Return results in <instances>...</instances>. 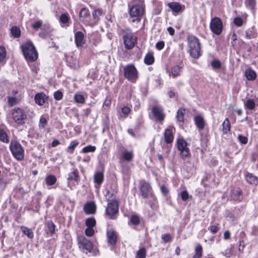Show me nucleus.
<instances>
[{
    "mask_svg": "<svg viewBox=\"0 0 258 258\" xmlns=\"http://www.w3.org/2000/svg\"><path fill=\"white\" fill-rule=\"evenodd\" d=\"M23 55L29 62H34L38 58L37 51L32 42H27L21 45Z\"/></svg>",
    "mask_w": 258,
    "mask_h": 258,
    "instance_id": "f257e3e1",
    "label": "nucleus"
},
{
    "mask_svg": "<svg viewBox=\"0 0 258 258\" xmlns=\"http://www.w3.org/2000/svg\"><path fill=\"white\" fill-rule=\"evenodd\" d=\"M188 52L190 56L198 58L201 56V46L199 40L196 37L190 35L187 37Z\"/></svg>",
    "mask_w": 258,
    "mask_h": 258,
    "instance_id": "f03ea898",
    "label": "nucleus"
},
{
    "mask_svg": "<svg viewBox=\"0 0 258 258\" xmlns=\"http://www.w3.org/2000/svg\"><path fill=\"white\" fill-rule=\"evenodd\" d=\"M140 2L139 5H135L130 9V20L132 22H139L144 13V8L142 4L143 0H140Z\"/></svg>",
    "mask_w": 258,
    "mask_h": 258,
    "instance_id": "7ed1b4c3",
    "label": "nucleus"
},
{
    "mask_svg": "<svg viewBox=\"0 0 258 258\" xmlns=\"http://www.w3.org/2000/svg\"><path fill=\"white\" fill-rule=\"evenodd\" d=\"M10 150L13 156L18 160H22L24 157V150L18 141H13L10 145Z\"/></svg>",
    "mask_w": 258,
    "mask_h": 258,
    "instance_id": "20e7f679",
    "label": "nucleus"
},
{
    "mask_svg": "<svg viewBox=\"0 0 258 258\" xmlns=\"http://www.w3.org/2000/svg\"><path fill=\"white\" fill-rule=\"evenodd\" d=\"M12 115L15 122L18 125H23L25 123L27 114L25 110L19 107H15L12 110Z\"/></svg>",
    "mask_w": 258,
    "mask_h": 258,
    "instance_id": "39448f33",
    "label": "nucleus"
},
{
    "mask_svg": "<svg viewBox=\"0 0 258 258\" xmlns=\"http://www.w3.org/2000/svg\"><path fill=\"white\" fill-rule=\"evenodd\" d=\"M123 39L125 47L127 49H132L137 43V38L134 36L131 30L126 29L122 31Z\"/></svg>",
    "mask_w": 258,
    "mask_h": 258,
    "instance_id": "423d86ee",
    "label": "nucleus"
},
{
    "mask_svg": "<svg viewBox=\"0 0 258 258\" xmlns=\"http://www.w3.org/2000/svg\"><path fill=\"white\" fill-rule=\"evenodd\" d=\"M124 76L128 81L134 82L138 78V71L133 64H129L123 68Z\"/></svg>",
    "mask_w": 258,
    "mask_h": 258,
    "instance_id": "0eeeda50",
    "label": "nucleus"
},
{
    "mask_svg": "<svg viewBox=\"0 0 258 258\" xmlns=\"http://www.w3.org/2000/svg\"><path fill=\"white\" fill-rule=\"evenodd\" d=\"M210 28L213 33L217 35H220L223 30V24L221 19L218 17L212 19Z\"/></svg>",
    "mask_w": 258,
    "mask_h": 258,
    "instance_id": "6e6552de",
    "label": "nucleus"
},
{
    "mask_svg": "<svg viewBox=\"0 0 258 258\" xmlns=\"http://www.w3.org/2000/svg\"><path fill=\"white\" fill-rule=\"evenodd\" d=\"M118 212V202L114 200L110 201L108 203L106 209V214L110 219H114V217Z\"/></svg>",
    "mask_w": 258,
    "mask_h": 258,
    "instance_id": "1a4fd4ad",
    "label": "nucleus"
},
{
    "mask_svg": "<svg viewBox=\"0 0 258 258\" xmlns=\"http://www.w3.org/2000/svg\"><path fill=\"white\" fill-rule=\"evenodd\" d=\"M79 247L88 252H91L93 249V244L91 241L84 236H78L77 237Z\"/></svg>",
    "mask_w": 258,
    "mask_h": 258,
    "instance_id": "9d476101",
    "label": "nucleus"
},
{
    "mask_svg": "<svg viewBox=\"0 0 258 258\" xmlns=\"http://www.w3.org/2000/svg\"><path fill=\"white\" fill-rule=\"evenodd\" d=\"M48 97L43 92L37 93L35 95L34 99L35 103L40 106L43 105L47 100Z\"/></svg>",
    "mask_w": 258,
    "mask_h": 258,
    "instance_id": "9b49d317",
    "label": "nucleus"
},
{
    "mask_svg": "<svg viewBox=\"0 0 258 258\" xmlns=\"http://www.w3.org/2000/svg\"><path fill=\"white\" fill-rule=\"evenodd\" d=\"M67 179L69 182L74 181L78 184L80 180L78 170L77 168H73L72 171L68 174Z\"/></svg>",
    "mask_w": 258,
    "mask_h": 258,
    "instance_id": "f8f14e48",
    "label": "nucleus"
},
{
    "mask_svg": "<svg viewBox=\"0 0 258 258\" xmlns=\"http://www.w3.org/2000/svg\"><path fill=\"white\" fill-rule=\"evenodd\" d=\"M150 188V185L148 183L145 181H143L141 183L140 189L143 198H147L148 197Z\"/></svg>",
    "mask_w": 258,
    "mask_h": 258,
    "instance_id": "ddd939ff",
    "label": "nucleus"
},
{
    "mask_svg": "<svg viewBox=\"0 0 258 258\" xmlns=\"http://www.w3.org/2000/svg\"><path fill=\"white\" fill-rule=\"evenodd\" d=\"M152 112L157 120L161 121L164 120L165 115L161 108L154 106L152 108Z\"/></svg>",
    "mask_w": 258,
    "mask_h": 258,
    "instance_id": "4468645a",
    "label": "nucleus"
},
{
    "mask_svg": "<svg viewBox=\"0 0 258 258\" xmlns=\"http://www.w3.org/2000/svg\"><path fill=\"white\" fill-rule=\"evenodd\" d=\"M96 206L94 202L87 203L84 207V211L86 214H93L96 212Z\"/></svg>",
    "mask_w": 258,
    "mask_h": 258,
    "instance_id": "2eb2a0df",
    "label": "nucleus"
},
{
    "mask_svg": "<svg viewBox=\"0 0 258 258\" xmlns=\"http://www.w3.org/2000/svg\"><path fill=\"white\" fill-rule=\"evenodd\" d=\"M75 42L78 47L82 46L85 43L84 35L81 31H78L75 35Z\"/></svg>",
    "mask_w": 258,
    "mask_h": 258,
    "instance_id": "dca6fc26",
    "label": "nucleus"
},
{
    "mask_svg": "<svg viewBox=\"0 0 258 258\" xmlns=\"http://www.w3.org/2000/svg\"><path fill=\"white\" fill-rule=\"evenodd\" d=\"M107 237L109 244L114 245L116 243L117 235L115 231L109 230L107 232Z\"/></svg>",
    "mask_w": 258,
    "mask_h": 258,
    "instance_id": "f3484780",
    "label": "nucleus"
},
{
    "mask_svg": "<svg viewBox=\"0 0 258 258\" xmlns=\"http://www.w3.org/2000/svg\"><path fill=\"white\" fill-rule=\"evenodd\" d=\"M165 142L167 144L171 143L173 142L174 136L171 128H166L164 133Z\"/></svg>",
    "mask_w": 258,
    "mask_h": 258,
    "instance_id": "a211bd4d",
    "label": "nucleus"
},
{
    "mask_svg": "<svg viewBox=\"0 0 258 258\" xmlns=\"http://www.w3.org/2000/svg\"><path fill=\"white\" fill-rule=\"evenodd\" d=\"M182 69V66L180 64L176 65L172 67L171 72L169 74L170 76H172L173 78H176L177 76L180 75V72Z\"/></svg>",
    "mask_w": 258,
    "mask_h": 258,
    "instance_id": "6ab92c4d",
    "label": "nucleus"
},
{
    "mask_svg": "<svg viewBox=\"0 0 258 258\" xmlns=\"http://www.w3.org/2000/svg\"><path fill=\"white\" fill-rule=\"evenodd\" d=\"M195 122L199 130H202L204 128L205 121L204 118L201 116L198 115L195 116Z\"/></svg>",
    "mask_w": 258,
    "mask_h": 258,
    "instance_id": "aec40b11",
    "label": "nucleus"
},
{
    "mask_svg": "<svg viewBox=\"0 0 258 258\" xmlns=\"http://www.w3.org/2000/svg\"><path fill=\"white\" fill-rule=\"evenodd\" d=\"M133 151H125L123 152L120 159L126 162H131L133 160Z\"/></svg>",
    "mask_w": 258,
    "mask_h": 258,
    "instance_id": "412c9836",
    "label": "nucleus"
},
{
    "mask_svg": "<svg viewBox=\"0 0 258 258\" xmlns=\"http://www.w3.org/2000/svg\"><path fill=\"white\" fill-rule=\"evenodd\" d=\"M104 175L102 172H97L94 176V182L100 185L103 181Z\"/></svg>",
    "mask_w": 258,
    "mask_h": 258,
    "instance_id": "4be33fe9",
    "label": "nucleus"
},
{
    "mask_svg": "<svg viewBox=\"0 0 258 258\" xmlns=\"http://www.w3.org/2000/svg\"><path fill=\"white\" fill-rule=\"evenodd\" d=\"M244 5L246 9L254 11L256 6V0H244Z\"/></svg>",
    "mask_w": 258,
    "mask_h": 258,
    "instance_id": "5701e85b",
    "label": "nucleus"
},
{
    "mask_svg": "<svg viewBox=\"0 0 258 258\" xmlns=\"http://www.w3.org/2000/svg\"><path fill=\"white\" fill-rule=\"evenodd\" d=\"M168 6L175 13H178L180 11L181 6L178 3L172 2L168 4Z\"/></svg>",
    "mask_w": 258,
    "mask_h": 258,
    "instance_id": "b1692460",
    "label": "nucleus"
},
{
    "mask_svg": "<svg viewBox=\"0 0 258 258\" xmlns=\"http://www.w3.org/2000/svg\"><path fill=\"white\" fill-rule=\"evenodd\" d=\"M245 76L248 80H254L256 78V75L254 71L248 69L245 71Z\"/></svg>",
    "mask_w": 258,
    "mask_h": 258,
    "instance_id": "393cba45",
    "label": "nucleus"
},
{
    "mask_svg": "<svg viewBox=\"0 0 258 258\" xmlns=\"http://www.w3.org/2000/svg\"><path fill=\"white\" fill-rule=\"evenodd\" d=\"M154 62V57L152 52H148L144 58V62L147 65H151Z\"/></svg>",
    "mask_w": 258,
    "mask_h": 258,
    "instance_id": "a878e982",
    "label": "nucleus"
},
{
    "mask_svg": "<svg viewBox=\"0 0 258 258\" xmlns=\"http://www.w3.org/2000/svg\"><path fill=\"white\" fill-rule=\"evenodd\" d=\"M245 179L248 183L251 184H256L257 182V178L251 173H247L246 175Z\"/></svg>",
    "mask_w": 258,
    "mask_h": 258,
    "instance_id": "bb28decb",
    "label": "nucleus"
},
{
    "mask_svg": "<svg viewBox=\"0 0 258 258\" xmlns=\"http://www.w3.org/2000/svg\"><path fill=\"white\" fill-rule=\"evenodd\" d=\"M21 230L23 232V233L27 235V236L29 238H33L34 237V233L32 230L24 226H22L20 227Z\"/></svg>",
    "mask_w": 258,
    "mask_h": 258,
    "instance_id": "cd10ccee",
    "label": "nucleus"
},
{
    "mask_svg": "<svg viewBox=\"0 0 258 258\" xmlns=\"http://www.w3.org/2000/svg\"><path fill=\"white\" fill-rule=\"evenodd\" d=\"M223 132L224 134H227L230 131V123L228 118H226L222 123Z\"/></svg>",
    "mask_w": 258,
    "mask_h": 258,
    "instance_id": "c85d7f7f",
    "label": "nucleus"
},
{
    "mask_svg": "<svg viewBox=\"0 0 258 258\" xmlns=\"http://www.w3.org/2000/svg\"><path fill=\"white\" fill-rule=\"evenodd\" d=\"M187 143L183 139L177 140V148L180 151L187 149Z\"/></svg>",
    "mask_w": 258,
    "mask_h": 258,
    "instance_id": "c756f323",
    "label": "nucleus"
},
{
    "mask_svg": "<svg viewBox=\"0 0 258 258\" xmlns=\"http://www.w3.org/2000/svg\"><path fill=\"white\" fill-rule=\"evenodd\" d=\"M70 18L68 13L62 14L59 17V21L60 23L64 24L66 26H69L68 22Z\"/></svg>",
    "mask_w": 258,
    "mask_h": 258,
    "instance_id": "7c9ffc66",
    "label": "nucleus"
},
{
    "mask_svg": "<svg viewBox=\"0 0 258 258\" xmlns=\"http://www.w3.org/2000/svg\"><path fill=\"white\" fill-rule=\"evenodd\" d=\"M185 109L182 108H180L177 111L176 119L178 121L182 122L184 120V115Z\"/></svg>",
    "mask_w": 258,
    "mask_h": 258,
    "instance_id": "2f4dec72",
    "label": "nucleus"
},
{
    "mask_svg": "<svg viewBox=\"0 0 258 258\" xmlns=\"http://www.w3.org/2000/svg\"><path fill=\"white\" fill-rule=\"evenodd\" d=\"M46 183L48 185H52L56 181V177L53 175H49L45 178Z\"/></svg>",
    "mask_w": 258,
    "mask_h": 258,
    "instance_id": "473e14b6",
    "label": "nucleus"
},
{
    "mask_svg": "<svg viewBox=\"0 0 258 258\" xmlns=\"http://www.w3.org/2000/svg\"><path fill=\"white\" fill-rule=\"evenodd\" d=\"M203 248L202 245L199 244L195 248V253L193 255L192 258H200L202 255Z\"/></svg>",
    "mask_w": 258,
    "mask_h": 258,
    "instance_id": "72a5a7b5",
    "label": "nucleus"
},
{
    "mask_svg": "<svg viewBox=\"0 0 258 258\" xmlns=\"http://www.w3.org/2000/svg\"><path fill=\"white\" fill-rule=\"evenodd\" d=\"M244 106L246 108L248 109L249 110H252L254 108L255 106V103L253 100L248 99L246 100V102H245Z\"/></svg>",
    "mask_w": 258,
    "mask_h": 258,
    "instance_id": "f704fd0d",
    "label": "nucleus"
},
{
    "mask_svg": "<svg viewBox=\"0 0 258 258\" xmlns=\"http://www.w3.org/2000/svg\"><path fill=\"white\" fill-rule=\"evenodd\" d=\"M0 141L6 143H8L9 141L7 134L3 129H0Z\"/></svg>",
    "mask_w": 258,
    "mask_h": 258,
    "instance_id": "c9c22d12",
    "label": "nucleus"
},
{
    "mask_svg": "<svg viewBox=\"0 0 258 258\" xmlns=\"http://www.w3.org/2000/svg\"><path fill=\"white\" fill-rule=\"evenodd\" d=\"M89 15V11L87 8H84L81 10L79 14L80 19H82L84 20L88 17Z\"/></svg>",
    "mask_w": 258,
    "mask_h": 258,
    "instance_id": "e433bc0d",
    "label": "nucleus"
},
{
    "mask_svg": "<svg viewBox=\"0 0 258 258\" xmlns=\"http://www.w3.org/2000/svg\"><path fill=\"white\" fill-rule=\"evenodd\" d=\"M74 100L77 103L83 104L85 102V98L84 96L79 93H77L75 95Z\"/></svg>",
    "mask_w": 258,
    "mask_h": 258,
    "instance_id": "4c0bfd02",
    "label": "nucleus"
},
{
    "mask_svg": "<svg viewBox=\"0 0 258 258\" xmlns=\"http://www.w3.org/2000/svg\"><path fill=\"white\" fill-rule=\"evenodd\" d=\"M11 33L13 36L18 38L20 36L21 31L20 29L17 26H13L11 30Z\"/></svg>",
    "mask_w": 258,
    "mask_h": 258,
    "instance_id": "58836bf2",
    "label": "nucleus"
},
{
    "mask_svg": "<svg viewBox=\"0 0 258 258\" xmlns=\"http://www.w3.org/2000/svg\"><path fill=\"white\" fill-rule=\"evenodd\" d=\"M146 250L145 248L142 247L140 248L136 253V258H146Z\"/></svg>",
    "mask_w": 258,
    "mask_h": 258,
    "instance_id": "ea45409f",
    "label": "nucleus"
},
{
    "mask_svg": "<svg viewBox=\"0 0 258 258\" xmlns=\"http://www.w3.org/2000/svg\"><path fill=\"white\" fill-rule=\"evenodd\" d=\"M131 223L135 226L138 225L140 222V219L137 215H133L130 218Z\"/></svg>",
    "mask_w": 258,
    "mask_h": 258,
    "instance_id": "a19ab883",
    "label": "nucleus"
},
{
    "mask_svg": "<svg viewBox=\"0 0 258 258\" xmlns=\"http://www.w3.org/2000/svg\"><path fill=\"white\" fill-rule=\"evenodd\" d=\"M85 224L87 227L93 228L96 225V220L93 218H89L86 219Z\"/></svg>",
    "mask_w": 258,
    "mask_h": 258,
    "instance_id": "79ce46f5",
    "label": "nucleus"
},
{
    "mask_svg": "<svg viewBox=\"0 0 258 258\" xmlns=\"http://www.w3.org/2000/svg\"><path fill=\"white\" fill-rule=\"evenodd\" d=\"M131 112V109L128 107L127 106H124L121 109V112L123 114L122 115L121 114H120V117H123L124 118H125L127 116V115L129 114V113Z\"/></svg>",
    "mask_w": 258,
    "mask_h": 258,
    "instance_id": "37998d69",
    "label": "nucleus"
},
{
    "mask_svg": "<svg viewBox=\"0 0 258 258\" xmlns=\"http://www.w3.org/2000/svg\"><path fill=\"white\" fill-rule=\"evenodd\" d=\"M96 150V147L94 146L89 145L83 148L82 152L86 153L88 152H93Z\"/></svg>",
    "mask_w": 258,
    "mask_h": 258,
    "instance_id": "c03bdc74",
    "label": "nucleus"
},
{
    "mask_svg": "<svg viewBox=\"0 0 258 258\" xmlns=\"http://www.w3.org/2000/svg\"><path fill=\"white\" fill-rule=\"evenodd\" d=\"M6 56V51L5 48L0 46V62H4Z\"/></svg>",
    "mask_w": 258,
    "mask_h": 258,
    "instance_id": "a18cd8bd",
    "label": "nucleus"
},
{
    "mask_svg": "<svg viewBox=\"0 0 258 258\" xmlns=\"http://www.w3.org/2000/svg\"><path fill=\"white\" fill-rule=\"evenodd\" d=\"M79 145V142L76 140L73 141L71 142L69 146L68 149L70 150V152L72 153L75 148Z\"/></svg>",
    "mask_w": 258,
    "mask_h": 258,
    "instance_id": "49530a36",
    "label": "nucleus"
},
{
    "mask_svg": "<svg viewBox=\"0 0 258 258\" xmlns=\"http://www.w3.org/2000/svg\"><path fill=\"white\" fill-rule=\"evenodd\" d=\"M161 238L162 240L165 242H169L172 240V237L169 234H165L162 235Z\"/></svg>",
    "mask_w": 258,
    "mask_h": 258,
    "instance_id": "de8ad7c7",
    "label": "nucleus"
},
{
    "mask_svg": "<svg viewBox=\"0 0 258 258\" xmlns=\"http://www.w3.org/2000/svg\"><path fill=\"white\" fill-rule=\"evenodd\" d=\"M180 155L183 159L188 157L190 155V151L188 148L180 151Z\"/></svg>",
    "mask_w": 258,
    "mask_h": 258,
    "instance_id": "09e8293b",
    "label": "nucleus"
},
{
    "mask_svg": "<svg viewBox=\"0 0 258 258\" xmlns=\"http://www.w3.org/2000/svg\"><path fill=\"white\" fill-rule=\"evenodd\" d=\"M47 225L50 233L53 234L55 232V226L54 224L52 222L50 221L47 223Z\"/></svg>",
    "mask_w": 258,
    "mask_h": 258,
    "instance_id": "8fccbe9b",
    "label": "nucleus"
},
{
    "mask_svg": "<svg viewBox=\"0 0 258 258\" xmlns=\"http://www.w3.org/2000/svg\"><path fill=\"white\" fill-rule=\"evenodd\" d=\"M232 194H233V198L234 200L240 201V199L238 197L242 194L241 190H234L232 192Z\"/></svg>",
    "mask_w": 258,
    "mask_h": 258,
    "instance_id": "3c124183",
    "label": "nucleus"
},
{
    "mask_svg": "<svg viewBox=\"0 0 258 258\" xmlns=\"http://www.w3.org/2000/svg\"><path fill=\"white\" fill-rule=\"evenodd\" d=\"M211 65L214 69H219L221 68V64L218 60H214L212 63Z\"/></svg>",
    "mask_w": 258,
    "mask_h": 258,
    "instance_id": "603ef678",
    "label": "nucleus"
},
{
    "mask_svg": "<svg viewBox=\"0 0 258 258\" xmlns=\"http://www.w3.org/2000/svg\"><path fill=\"white\" fill-rule=\"evenodd\" d=\"M85 234L87 236H92L94 234V230L93 228L91 227H87L85 231Z\"/></svg>",
    "mask_w": 258,
    "mask_h": 258,
    "instance_id": "864d4df0",
    "label": "nucleus"
},
{
    "mask_svg": "<svg viewBox=\"0 0 258 258\" xmlns=\"http://www.w3.org/2000/svg\"><path fill=\"white\" fill-rule=\"evenodd\" d=\"M47 124V120L43 117H41L39 120V126L40 128H44Z\"/></svg>",
    "mask_w": 258,
    "mask_h": 258,
    "instance_id": "5fc2aeb1",
    "label": "nucleus"
},
{
    "mask_svg": "<svg viewBox=\"0 0 258 258\" xmlns=\"http://www.w3.org/2000/svg\"><path fill=\"white\" fill-rule=\"evenodd\" d=\"M63 97L62 93L60 91H57L54 93V98L56 100H60Z\"/></svg>",
    "mask_w": 258,
    "mask_h": 258,
    "instance_id": "6e6d98bb",
    "label": "nucleus"
},
{
    "mask_svg": "<svg viewBox=\"0 0 258 258\" xmlns=\"http://www.w3.org/2000/svg\"><path fill=\"white\" fill-rule=\"evenodd\" d=\"M238 139L239 141L242 144H246L247 143L248 139L246 137H245L241 135H239L238 137Z\"/></svg>",
    "mask_w": 258,
    "mask_h": 258,
    "instance_id": "4d7b16f0",
    "label": "nucleus"
},
{
    "mask_svg": "<svg viewBox=\"0 0 258 258\" xmlns=\"http://www.w3.org/2000/svg\"><path fill=\"white\" fill-rule=\"evenodd\" d=\"M208 230L213 234L216 233L219 230V227L217 225H211L208 227Z\"/></svg>",
    "mask_w": 258,
    "mask_h": 258,
    "instance_id": "13d9d810",
    "label": "nucleus"
},
{
    "mask_svg": "<svg viewBox=\"0 0 258 258\" xmlns=\"http://www.w3.org/2000/svg\"><path fill=\"white\" fill-rule=\"evenodd\" d=\"M42 25V22L40 20L37 21L32 25V27L35 30H38Z\"/></svg>",
    "mask_w": 258,
    "mask_h": 258,
    "instance_id": "bf43d9fd",
    "label": "nucleus"
},
{
    "mask_svg": "<svg viewBox=\"0 0 258 258\" xmlns=\"http://www.w3.org/2000/svg\"><path fill=\"white\" fill-rule=\"evenodd\" d=\"M188 194L186 190H183L181 192V198L183 201H186L188 199Z\"/></svg>",
    "mask_w": 258,
    "mask_h": 258,
    "instance_id": "052dcab7",
    "label": "nucleus"
},
{
    "mask_svg": "<svg viewBox=\"0 0 258 258\" xmlns=\"http://www.w3.org/2000/svg\"><path fill=\"white\" fill-rule=\"evenodd\" d=\"M234 23L237 26H240L242 25L243 21L241 18L236 17L234 19Z\"/></svg>",
    "mask_w": 258,
    "mask_h": 258,
    "instance_id": "680f3d73",
    "label": "nucleus"
},
{
    "mask_svg": "<svg viewBox=\"0 0 258 258\" xmlns=\"http://www.w3.org/2000/svg\"><path fill=\"white\" fill-rule=\"evenodd\" d=\"M164 46V42L163 41L158 42L156 44V48L158 50H161Z\"/></svg>",
    "mask_w": 258,
    "mask_h": 258,
    "instance_id": "e2e57ef3",
    "label": "nucleus"
},
{
    "mask_svg": "<svg viewBox=\"0 0 258 258\" xmlns=\"http://www.w3.org/2000/svg\"><path fill=\"white\" fill-rule=\"evenodd\" d=\"M8 102L10 105L13 106L17 103V99L15 97H9L8 99Z\"/></svg>",
    "mask_w": 258,
    "mask_h": 258,
    "instance_id": "0e129e2a",
    "label": "nucleus"
},
{
    "mask_svg": "<svg viewBox=\"0 0 258 258\" xmlns=\"http://www.w3.org/2000/svg\"><path fill=\"white\" fill-rule=\"evenodd\" d=\"M102 15V12L100 10H96L93 13V17L95 19H97L98 16Z\"/></svg>",
    "mask_w": 258,
    "mask_h": 258,
    "instance_id": "69168bd1",
    "label": "nucleus"
},
{
    "mask_svg": "<svg viewBox=\"0 0 258 258\" xmlns=\"http://www.w3.org/2000/svg\"><path fill=\"white\" fill-rule=\"evenodd\" d=\"M162 193L164 195L166 196L168 193V190L166 187L164 185H162L160 187Z\"/></svg>",
    "mask_w": 258,
    "mask_h": 258,
    "instance_id": "338daca9",
    "label": "nucleus"
},
{
    "mask_svg": "<svg viewBox=\"0 0 258 258\" xmlns=\"http://www.w3.org/2000/svg\"><path fill=\"white\" fill-rule=\"evenodd\" d=\"M224 238L227 240L230 238V233L229 231H225L223 235Z\"/></svg>",
    "mask_w": 258,
    "mask_h": 258,
    "instance_id": "774afa93",
    "label": "nucleus"
}]
</instances>
